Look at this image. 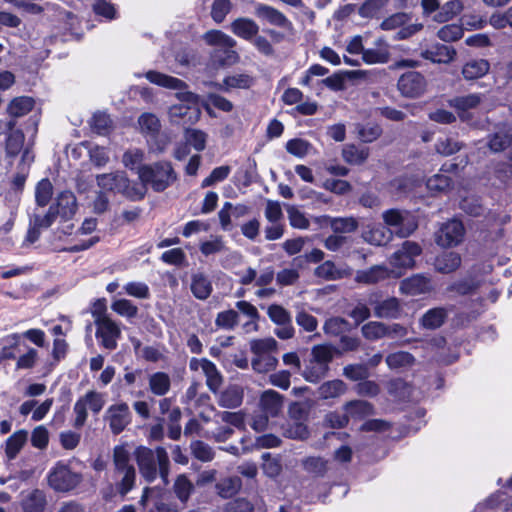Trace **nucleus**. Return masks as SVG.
Listing matches in <instances>:
<instances>
[{
	"instance_id": "nucleus-1",
	"label": "nucleus",
	"mask_w": 512,
	"mask_h": 512,
	"mask_svg": "<svg viewBox=\"0 0 512 512\" xmlns=\"http://www.w3.org/2000/svg\"><path fill=\"white\" fill-rule=\"evenodd\" d=\"M139 472L147 482H153L159 475L164 483L168 482L170 461L165 448L159 446L154 450L138 446L134 451Z\"/></svg>"
},
{
	"instance_id": "nucleus-2",
	"label": "nucleus",
	"mask_w": 512,
	"mask_h": 512,
	"mask_svg": "<svg viewBox=\"0 0 512 512\" xmlns=\"http://www.w3.org/2000/svg\"><path fill=\"white\" fill-rule=\"evenodd\" d=\"M96 182L103 192L119 193L131 201L142 200L146 195L144 185L130 181L123 171L99 174Z\"/></svg>"
},
{
	"instance_id": "nucleus-3",
	"label": "nucleus",
	"mask_w": 512,
	"mask_h": 512,
	"mask_svg": "<svg viewBox=\"0 0 512 512\" xmlns=\"http://www.w3.org/2000/svg\"><path fill=\"white\" fill-rule=\"evenodd\" d=\"M140 182L147 190L150 185L156 192L167 189L176 180L177 176L169 162H157L151 165H141L137 170Z\"/></svg>"
},
{
	"instance_id": "nucleus-4",
	"label": "nucleus",
	"mask_w": 512,
	"mask_h": 512,
	"mask_svg": "<svg viewBox=\"0 0 512 512\" xmlns=\"http://www.w3.org/2000/svg\"><path fill=\"white\" fill-rule=\"evenodd\" d=\"M146 78L153 84L158 86L177 90L176 97L181 101V104L198 107L199 98L196 94L187 91V85L181 79L172 77L157 71H148Z\"/></svg>"
},
{
	"instance_id": "nucleus-5",
	"label": "nucleus",
	"mask_w": 512,
	"mask_h": 512,
	"mask_svg": "<svg viewBox=\"0 0 512 512\" xmlns=\"http://www.w3.org/2000/svg\"><path fill=\"white\" fill-rule=\"evenodd\" d=\"M384 223L400 237H407L418 227L415 217L406 210L389 209L383 212Z\"/></svg>"
},
{
	"instance_id": "nucleus-6",
	"label": "nucleus",
	"mask_w": 512,
	"mask_h": 512,
	"mask_svg": "<svg viewBox=\"0 0 512 512\" xmlns=\"http://www.w3.org/2000/svg\"><path fill=\"white\" fill-rule=\"evenodd\" d=\"M82 481V475L73 472L67 465L57 463L48 476L49 485L58 492H68Z\"/></svg>"
},
{
	"instance_id": "nucleus-7",
	"label": "nucleus",
	"mask_w": 512,
	"mask_h": 512,
	"mask_svg": "<svg viewBox=\"0 0 512 512\" xmlns=\"http://www.w3.org/2000/svg\"><path fill=\"white\" fill-rule=\"evenodd\" d=\"M96 332L95 336L99 344L107 350H115L118 345V340L121 338L120 325L112 318H102L95 323Z\"/></svg>"
},
{
	"instance_id": "nucleus-8",
	"label": "nucleus",
	"mask_w": 512,
	"mask_h": 512,
	"mask_svg": "<svg viewBox=\"0 0 512 512\" xmlns=\"http://www.w3.org/2000/svg\"><path fill=\"white\" fill-rule=\"evenodd\" d=\"M267 314L270 320L277 325L275 335L282 339H291L295 334V329L292 324V317L288 310L278 304H272L267 309Z\"/></svg>"
},
{
	"instance_id": "nucleus-9",
	"label": "nucleus",
	"mask_w": 512,
	"mask_h": 512,
	"mask_svg": "<svg viewBox=\"0 0 512 512\" xmlns=\"http://www.w3.org/2000/svg\"><path fill=\"white\" fill-rule=\"evenodd\" d=\"M104 421L108 423L113 434H120L131 422L129 406L124 402L109 406L104 414Z\"/></svg>"
},
{
	"instance_id": "nucleus-10",
	"label": "nucleus",
	"mask_w": 512,
	"mask_h": 512,
	"mask_svg": "<svg viewBox=\"0 0 512 512\" xmlns=\"http://www.w3.org/2000/svg\"><path fill=\"white\" fill-rule=\"evenodd\" d=\"M192 371L201 370L206 377V385L213 393H217L223 384V377L216 365L206 358H192L189 362Z\"/></svg>"
},
{
	"instance_id": "nucleus-11",
	"label": "nucleus",
	"mask_w": 512,
	"mask_h": 512,
	"mask_svg": "<svg viewBox=\"0 0 512 512\" xmlns=\"http://www.w3.org/2000/svg\"><path fill=\"white\" fill-rule=\"evenodd\" d=\"M422 252L420 245L413 241H404L401 247L389 257V263L395 268H413L415 257Z\"/></svg>"
},
{
	"instance_id": "nucleus-12",
	"label": "nucleus",
	"mask_w": 512,
	"mask_h": 512,
	"mask_svg": "<svg viewBox=\"0 0 512 512\" xmlns=\"http://www.w3.org/2000/svg\"><path fill=\"white\" fill-rule=\"evenodd\" d=\"M465 229L461 221L453 219L444 223L436 234V242L442 247L456 246L462 242Z\"/></svg>"
},
{
	"instance_id": "nucleus-13",
	"label": "nucleus",
	"mask_w": 512,
	"mask_h": 512,
	"mask_svg": "<svg viewBox=\"0 0 512 512\" xmlns=\"http://www.w3.org/2000/svg\"><path fill=\"white\" fill-rule=\"evenodd\" d=\"M204 40L208 45L217 46L224 49L226 53V63L232 64L238 61L239 56L233 48L236 41L229 35L219 30H211L204 34Z\"/></svg>"
},
{
	"instance_id": "nucleus-14",
	"label": "nucleus",
	"mask_w": 512,
	"mask_h": 512,
	"mask_svg": "<svg viewBox=\"0 0 512 512\" xmlns=\"http://www.w3.org/2000/svg\"><path fill=\"white\" fill-rule=\"evenodd\" d=\"M398 89L406 97H418L426 89V80L424 76L416 71L404 73L398 80Z\"/></svg>"
},
{
	"instance_id": "nucleus-15",
	"label": "nucleus",
	"mask_w": 512,
	"mask_h": 512,
	"mask_svg": "<svg viewBox=\"0 0 512 512\" xmlns=\"http://www.w3.org/2000/svg\"><path fill=\"white\" fill-rule=\"evenodd\" d=\"M369 304L373 308L374 315L378 318L396 319L401 313V304L396 297L374 300L373 295H371L369 297Z\"/></svg>"
},
{
	"instance_id": "nucleus-16",
	"label": "nucleus",
	"mask_w": 512,
	"mask_h": 512,
	"mask_svg": "<svg viewBox=\"0 0 512 512\" xmlns=\"http://www.w3.org/2000/svg\"><path fill=\"white\" fill-rule=\"evenodd\" d=\"M254 13L259 19L271 25L284 29H289L292 26V23L282 12L267 4H256Z\"/></svg>"
},
{
	"instance_id": "nucleus-17",
	"label": "nucleus",
	"mask_w": 512,
	"mask_h": 512,
	"mask_svg": "<svg viewBox=\"0 0 512 512\" xmlns=\"http://www.w3.org/2000/svg\"><path fill=\"white\" fill-rule=\"evenodd\" d=\"M169 119L174 124H194L200 118L198 107H192L185 104H175L169 108Z\"/></svg>"
},
{
	"instance_id": "nucleus-18",
	"label": "nucleus",
	"mask_w": 512,
	"mask_h": 512,
	"mask_svg": "<svg viewBox=\"0 0 512 512\" xmlns=\"http://www.w3.org/2000/svg\"><path fill=\"white\" fill-rule=\"evenodd\" d=\"M432 285L429 277L415 274L400 282L399 290L406 295H419L431 291Z\"/></svg>"
},
{
	"instance_id": "nucleus-19",
	"label": "nucleus",
	"mask_w": 512,
	"mask_h": 512,
	"mask_svg": "<svg viewBox=\"0 0 512 512\" xmlns=\"http://www.w3.org/2000/svg\"><path fill=\"white\" fill-rule=\"evenodd\" d=\"M394 274L384 265H375L366 270L356 272L355 281L365 285H373L390 278Z\"/></svg>"
},
{
	"instance_id": "nucleus-20",
	"label": "nucleus",
	"mask_w": 512,
	"mask_h": 512,
	"mask_svg": "<svg viewBox=\"0 0 512 512\" xmlns=\"http://www.w3.org/2000/svg\"><path fill=\"white\" fill-rule=\"evenodd\" d=\"M52 206H55V212L64 221L70 220L76 214L78 208L76 196L71 191L59 193L56 203Z\"/></svg>"
},
{
	"instance_id": "nucleus-21",
	"label": "nucleus",
	"mask_w": 512,
	"mask_h": 512,
	"mask_svg": "<svg viewBox=\"0 0 512 512\" xmlns=\"http://www.w3.org/2000/svg\"><path fill=\"white\" fill-rule=\"evenodd\" d=\"M421 56L433 63L448 64L455 59L456 50L453 47L437 44L421 52Z\"/></svg>"
},
{
	"instance_id": "nucleus-22",
	"label": "nucleus",
	"mask_w": 512,
	"mask_h": 512,
	"mask_svg": "<svg viewBox=\"0 0 512 512\" xmlns=\"http://www.w3.org/2000/svg\"><path fill=\"white\" fill-rule=\"evenodd\" d=\"M259 406L262 413L276 417L283 408V397L274 390H266L260 397Z\"/></svg>"
},
{
	"instance_id": "nucleus-23",
	"label": "nucleus",
	"mask_w": 512,
	"mask_h": 512,
	"mask_svg": "<svg viewBox=\"0 0 512 512\" xmlns=\"http://www.w3.org/2000/svg\"><path fill=\"white\" fill-rule=\"evenodd\" d=\"M482 94L472 93L468 95L456 96L448 101L449 106L454 108L461 119H465V114L471 109L477 108L482 102Z\"/></svg>"
},
{
	"instance_id": "nucleus-24",
	"label": "nucleus",
	"mask_w": 512,
	"mask_h": 512,
	"mask_svg": "<svg viewBox=\"0 0 512 512\" xmlns=\"http://www.w3.org/2000/svg\"><path fill=\"white\" fill-rule=\"evenodd\" d=\"M254 83L252 76L246 73L233 74L224 78L223 83H210L215 88L229 92L231 89H248Z\"/></svg>"
},
{
	"instance_id": "nucleus-25",
	"label": "nucleus",
	"mask_w": 512,
	"mask_h": 512,
	"mask_svg": "<svg viewBox=\"0 0 512 512\" xmlns=\"http://www.w3.org/2000/svg\"><path fill=\"white\" fill-rule=\"evenodd\" d=\"M230 29L233 34L244 40L253 39L259 32L258 24L254 20L246 17L235 19L231 23Z\"/></svg>"
},
{
	"instance_id": "nucleus-26",
	"label": "nucleus",
	"mask_w": 512,
	"mask_h": 512,
	"mask_svg": "<svg viewBox=\"0 0 512 512\" xmlns=\"http://www.w3.org/2000/svg\"><path fill=\"white\" fill-rule=\"evenodd\" d=\"M315 275L327 281L339 280L352 275L349 267L338 268L332 261H325L315 269Z\"/></svg>"
},
{
	"instance_id": "nucleus-27",
	"label": "nucleus",
	"mask_w": 512,
	"mask_h": 512,
	"mask_svg": "<svg viewBox=\"0 0 512 512\" xmlns=\"http://www.w3.org/2000/svg\"><path fill=\"white\" fill-rule=\"evenodd\" d=\"M16 122L14 120L9 121L6 126L9 130L6 140V153L7 155L14 157L18 155L24 145L25 135L20 129H15Z\"/></svg>"
},
{
	"instance_id": "nucleus-28",
	"label": "nucleus",
	"mask_w": 512,
	"mask_h": 512,
	"mask_svg": "<svg viewBox=\"0 0 512 512\" xmlns=\"http://www.w3.org/2000/svg\"><path fill=\"white\" fill-rule=\"evenodd\" d=\"M113 472H121L133 468L131 452L128 443L116 445L112 451Z\"/></svg>"
},
{
	"instance_id": "nucleus-29",
	"label": "nucleus",
	"mask_w": 512,
	"mask_h": 512,
	"mask_svg": "<svg viewBox=\"0 0 512 512\" xmlns=\"http://www.w3.org/2000/svg\"><path fill=\"white\" fill-rule=\"evenodd\" d=\"M461 265L460 254L453 251H446L438 255L434 262L435 270L448 274L457 270Z\"/></svg>"
},
{
	"instance_id": "nucleus-30",
	"label": "nucleus",
	"mask_w": 512,
	"mask_h": 512,
	"mask_svg": "<svg viewBox=\"0 0 512 512\" xmlns=\"http://www.w3.org/2000/svg\"><path fill=\"white\" fill-rule=\"evenodd\" d=\"M344 411L348 416V420H362L374 414L373 405L364 400H352L344 404Z\"/></svg>"
},
{
	"instance_id": "nucleus-31",
	"label": "nucleus",
	"mask_w": 512,
	"mask_h": 512,
	"mask_svg": "<svg viewBox=\"0 0 512 512\" xmlns=\"http://www.w3.org/2000/svg\"><path fill=\"white\" fill-rule=\"evenodd\" d=\"M323 219L329 224L332 231L336 234H348L355 232L359 227V222L355 217H330L324 216Z\"/></svg>"
},
{
	"instance_id": "nucleus-32",
	"label": "nucleus",
	"mask_w": 512,
	"mask_h": 512,
	"mask_svg": "<svg viewBox=\"0 0 512 512\" xmlns=\"http://www.w3.org/2000/svg\"><path fill=\"white\" fill-rule=\"evenodd\" d=\"M389 50L384 40L379 39L375 48L364 49L362 59L367 64H382L389 60Z\"/></svg>"
},
{
	"instance_id": "nucleus-33",
	"label": "nucleus",
	"mask_w": 512,
	"mask_h": 512,
	"mask_svg": "<svg viewBox=\"0 0 512 512\" xmlns=\"http://www.w3.org/2000/svg\"><path fill=\"white\" fill-rule=\"evenodd\" d=\"M340 354V350H338L332 344H318L311 348L310 359L320 364L329 366L334 357Z\"/></svg>"
},
{
	"instance_id": "nucleus-34",
	"label": "nucleus",
	"mask_w": 512,
	"mask_h": 512,
	"mask_svg": "<svg viewBox=\"0 0 512 512\" xmlns=\"http://www.w3.org/2000/svg\"><path fill=\"white\" fill-rule=\"evenodd\" d=\"M347 391V385L340 379L329 380L322 383L317 390L318 396L321 399L328 400L338 398L344 395Z\"/></svg>"
},
{
	"instance_id": "nucleus-35",
	"label": "nucleus",
	"mask_w": 512,
	"mask_h": 512,
	"mask_svg": "<svg viewBox=\"0 0 512 512\" xmlns=\"http://www.w3.org/2000/svg\"><path fill=\"white\" fill-rule=\"evenodd\" d=\"M490 64L485 59H473L466 62L462 68V75L466 80H475L489 72Z\"/></svg>"
},
{
	"instance_id": "nucleus-36",
	"label": "nucleus",
	"mask_w": 512,
	"mask_h": 512,
	"mask_svg": "<svg viewBox=\"0 0 512 512\" xmlns=\"http://www.w3.org/2000/svg\"><path fill=\"white\" fill-rule=\"evenodd\" d=\"M463 10V4L460 0L448 1L440 5L439 10L432 16V20L437 23H445L452 20Z\"/></svg>"
},
{
	"instance_id": "nucleus-37",
	"label": "nucleus",
	"mask_w": 512,
	"mask_h": 512,
	"mask_svg": "<svg viewBox=\"0 0 512 512\" xmlns=\"http://www.w3.org/2000/svg\"><path fill=\"white\" fill-rule=\"evenodd\" d=\"M24 512H43L46 506V497L43 491L35 489L24 496L22 503Z\"/></svg>"
},
{
	"instance_id": "nucleus-38",
	"label": "nucleus",
	"mask_w": 512,
	"mask_h": 512,
	"mask_svg": "<svg viewBox=\"0 0 512 512\" xmlns=\"http://www.w3.org/2000/svg\"><path fill=\"white\" fill-rule=\"evenodd\" d=\"M243 390L236 385L227 387L220 395L218 404L224 408H236L242 404Z\"/></svg>"
},
{
	"instance_id": "nucleus-39",
	"label": "nucleus",
	"mask_w": 512,
	"mask_h": 512,
	"mask_svg": "<svg viewBox=\"0 0 512 512\" xmlns=\"http://www.w3.org/2000/svg\"><path fill=\"white\" fill-rule=\"evenodd\" d=\"M149 389L156 396H164L168 393L171 386V380L168 374L164 372H155L148 378Z\"/></svg>"
},
{
	"instance_id": "nucleus-40",
	"label": "nucleus",
	"mask_w": 512,
	"mask_h": 512,
	"mask_svg": "<svg viewBox=\"0 0 512 512\" xmlns=\"http://www.w3.org/2000/svg\"><path fill=\"white\" fill-rule=\"evenodd\" d=\"M116 489L121 496H125L135 486L136 469L135 467L114 473Z\"/></svg>"
},
{
	"instance_id": "nucleus-41",
	"label": "nucleus",
	"mask_w": 512,
	"mask_h": 512,
	"mask_svg": "<svg viewBox=\"0 0 512 512\" xmlns=\"http://www.w3.org/2000/svg\"><path fill=\"white\" fill-rule=\"evenodd\" d=\"M191 291L196 298L205 300L211 295L212 284L204 274H194L191 281Z\"/></svg>"
},
{
	"instance_id": "nucleus-42",
	"label": "nucleus",
	"mask_w": 512,
	"mask_h": 512,
	"mask_svg": "<svg viewBox=\"0 0 512 512\" xmlns=\"http://www.w3.org/2000/svg\"><path fill=\"white\" fill-rule=\"evenodd\" d=\"M342 157L351 165H361L369 157V148L346 145L342 150Z\"/></svg>"
},
{
	"instance_id": "nucleus-43",
	"label": "nucleus",
	"mask_w": 512,
	"mask_h": 512,
	"mask_svg": "<svg viewBox=\"0 0 512 512\" xmlns=\"http://www.w3.org/2000/svg\"><path fill=\"white\" fill-rule=\"evenodd\" d=\"M34 107V100L28 96L14 98L8 105L7 112L10 116L18 118L29 113Z\"/></svg>"
},
{
	"instance_id": "nucleus-44",
	"label": "nucleus",
	"mask_w": 512,
	"mask_h": 512,
	"mask_svg": "<svg viewBox=\"0 0 512 512\" xmlns=\"http://www.w3.org/2000/svg\"><path fill=\"white\" fill-rule=\"evenodd\" d=\"M329 370V366L320 364L310 359L302 372V376L306 381L310 383H318L320 380L327 376Z\"/></svg>"
},
{
	"instance_id": "nucleus-45",
	"label": "nucleus",
	"mask_w": 512,
	"mask_h": 512,
	"mask_svg": "<svg viewBox=\"0 0 512 512\" xmlns=\"http://www.w3.org/2000/svg\"><path fill=\"white\" fill-rule=\"evenodd\" d=\"M173 491L179 501L185 505L194 491V485L186 475L181 474L175 479Z\"/></svg>"
},
{
	"instance_id": "nucleus-46",
	"label": "nucleus",
	"mask_w": 512,
	"mask_h": 512,
	"mask_svg": "<svg viewBox=\"0 0 512 512\" xmlns=\"http://www.w3.org/2000/svg\"><path fill=\"white\" fill-rule=\"evenodd\" d=\"M512 145V134L506 130H499L488 137V147L492 152H501Z\"/></svg>"
},
{
	"instance_id": "nucleus-47",
	"label": "nucleus",
	"mask_w": 512,
	"mask_h": 512,
	"mask_svg": "<svg viewBox=\"0 0 512 512\" xmlns=\"http://www.w3.org/2000/svg\"><path fill=\"white\" fill-rule=\"evenodd\" d=\"M28 433L25 430H18L6 441L5 452L9 459H14L27 441Z\"/></svg>"
},
{
	"instance_id": "nucleus-48",
	"label": "nucleus",
	"mask_w": 512,
	"mask_h": 512,
	"mask_svg": "<svg viewBox=\"0 0 512 512\" xmlns=\"http://www.w3.org/2000/svg\"><path fill=\"white\" fill-rule=\"evenodd\" d=\"M386 363L390 369L410 367L414 364V356L406 351L391 353L386 357Z\"/></svg>"
},
{
	"instance_id": "nucleus-49",
	"label": "nucleus",
	"mask_w": 512,
	"mask_h": 512,
	"mask_svg": "<svg viewBox=\"0 0 512 512\" xmlns=\"http://www.w3.org/2000/svg\"><path fill=\"white\" fill-rule=\"evenodd\" d=\"M250 350L256 356L271 355L277 349V341L272 337L253 339L249 343Z\"/></svg>"
},
{
	"instance_id": "nucleus-50",
	"label": "nucleus",
	"mask_w": 512,
	"mask_h": 512,
	"mask_svg": "<svg viewBox=\"0 0 512 512\" xmlns=\"http://www.w3.org/2000/svg\"><path fill=\"white\" fill-rule=\"evenodd\" d=\"M138 124L142 133L155 136L161 128V123L158 117L152 113H143L138 118Z\"/></svg>"
},
{
	"instance_id": "nucleus-51",
	"label": "nucleus",
	"mask_w": 512,
	"mask_h": 512,
	"mask_svg": "<svg viewBox=\"0 0 512 512\" xmlns=\"http://www.w3.org/2000/svg\"><path fill=\"white\" fill-rule=\"evenodd\" d=\"M4 346L0 351V361L15 359V350L19 347L21 342L20 333H12L3 339Z\"/></svg>"
},
{
	"instance_id": "nucleus-52",
	"label": "nucleus",
	"mask_w": 512,
	"mask_h": 512,
	"mask_svg": "<svg viewBox=\"0 0 512 512\" xmlns=\"http://www.w3.org/2000/svg\"><path fill=\"white\" fill-rule=\"evenodd\" d=\"M446 315L445 309L433 308L423 315L421 323L425 328L436 329L443 324Z\"/></svg>"
},
{
	"instance_id": "nucleus-53",
	"label": "nucleus",
	"mask_w": 512,
	"mask_h": 512,
	"mask_svg": "<svg viewBox=\"0 0 512 512\" xmlns=\"http://www.w3.org/2000/svg\"><path fill=\"white\" fill-rule=\"evenodd\" d=\"M386 324L378 321H371L362 326V335L371 341L386 337Z\"/></svg>"
},
{
	"instance_id": "nucleus-54",
	"label": "nucleus",
	"mask_w": 512,
	"mask_h": 512,
	"mask_svg": "<svg viewBox=\"0 0 512 512\" xmlns=\"http://www.w3.org/2000/svg\"><path fill=\"white\" fill-rule=\"evenodd\" d=\"M53 195V185L49 179H42L36 186L35 198L39 206H46Z\"/></svg>"
},
{
	"instance_id": "nucleus-55",
	"label": "nucleus",
	"mask_w": 512,
	"mask_h": 512,
	"mask_svg": "<svg viewBox=\"0 0 512 512\" xmlns=\"http://www.w3.org/2000/svg\"><path fill=\"white\" fill-rule=\"evenodd\" d=\"M239 316L233 309L219 312L215 319V325L225 330H232L238 324Z\"/></svg>"
},
{
	"instance_id": "nucleus-56",
	"label": "nucleus",
	"mask_w": 512,
	"mask_h": 512,
	"mask_svg": "<svg viewBox=\"0 0 512 512\" xmlns=\"http://www.w3.org/2000/svg\"><path fill=\"white\" fill-rule=\"evenodd\" d=\"M190 449L192 455L202 462H209L214 459L215 453L213 449L203 441H193Z\"/></svg>"
},
{
	"instance_id": "nucleus-57",
	"label": "nucleus",
	"mask_w": 512,
	"mask_h": 512,
	"mask_svg": "<svg viewBox=\"0 0 512 512\" xmlns=\"http://www.w3.org/2000/svg\"><path fill=\"white\" fill-rule=\"evenodd\" d=\"M111 309L118 315L134 318L138 314V307L128 299H118L111 304Z\"/></svg>"
},
{
	"instance_id": "nucleus-58",
	"label": "nucleus",
	"mask_w": 512,
	"mask_h": 512,
	"mask_svg": "<svg viewBox=\"0 0 512 512\" xmlns=\"http://www.w3.org/2000/svg\"><path fill=\"white\" fill-rule=\"evenodd\" d=\"M358 137L365 143H371L378 139L382 134V129L378 124L357 125Z\"/></svg>"
},
{
	"instance_id": "nucleus-59",
	"label": "nucleus",
	"mask_w": 512,
	"mask_h": 512,
	"mask_svg": "<svg viewBox=\"0 0 512 512\" xmlns=\"http://www.w3.org/2000/svg\"><path fill=\"white\" fill-rule=\"evenodd\" d=\"M283 435L287 438L304 440L308 437L307 426L299 421H293L283 427Z\"/></svg>"
},
{
	"instance_id": "nucleus-60",
	"label": "nucleus",
	"mask_w": 512,
	"mask_h": 512,
	"mask_svg": "<svg viewBox=\"0 0 512 512\" xmlns=\"http://www.w3.org/2000/svg\"><path fill=\"white\" fill-rule=\"evenodd\" d=\"M437 36L444 42L457 41L463 36V27L459 24L444 25L438 30Z\"/></svg>"
},
{
	"instance_id": "nucleus-61",
	"label": "nucleus",
	"mask_w": 512,
	"mask_h": 512,
	"mask_svg": "<svg viewBox=\"0 0 512 512\" xmlns=\"http://www.w3.org/2000/svg\"><path fill=\"white\" fill-rule=\"evenodd\" d=\"M462 148V144L452 138H439L435 143V150L442 156H450L458 152Z\"/></svg>"
},
{
	"instance_id": "nucleus-62",
	"label": "nucleus",
	"mask_w": 512,
	"mask_h": 512,
	"mask_svg": "<svg viewBox=\"0 0 512 512\" xmlns=\"http://www.w3.org/2000/svg\"><path fill=\"white\" fill-rule=\"evenodd\" d=\"M80 398L94 414H98L105 404L104 395L94 390L88 391Z\"/></svg>"
},
{
	"instance_id": "nucleus-63",
	"label": "nucleus",
	"mask_w": 512,
	"mask_h": 512,
	"mask_svg": "<svg viewBox=\"0 0 512 512\" xmlns=\"http://www.w3.org/2000/svg\"><path fill=\"white\" fill-rule=\"evenodd\" d=\"M278 364V360L273 355L256 356L252 360V368L258 373H266L273 370Z\"/></svg>"
},
{
	"instance_id": "nucleus-64",
	"label": "nucleus",
	"mask_w": 512,
	"mask_h": 512,
	"mask_svg": "<svg viewBox=\"0 0 512 512\" xmlns=\"http://www.w3.org/2000/svg\"><path fill=\"white\" fill-rule=\"evenodd\" d=\"M452 181L450 177L436 174L427 180V188L433 193L446 192L450 189Z\"/></svg>"
}]
</instances>
